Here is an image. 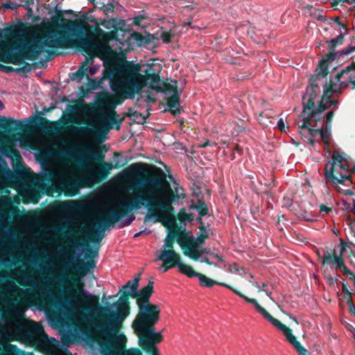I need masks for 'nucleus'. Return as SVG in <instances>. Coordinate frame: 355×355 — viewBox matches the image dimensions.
<instances>
[{
  "mask_svg": "<svg viewBox=\"0 0 355 355\" xmlns=\"http://www.w3.org/2000/svg\"><path fill=\"white\" fill-rule=\"evenodd\" d=\"M141 71V64L124 60L105 62L103 73L104 79H109L114 92L123 98L133 99L144 87L148 85L153 90L154 85L159 81V73L153 64L147 65L144 74Z\"/></svg>",
  "mask_w": 355,
  "mask_h": 355,
  "instance_id": "nucleus-3",
  "label": "nucleus"
},
{
  "mask_svg": "<svg viewBox=\"0 0 355 355\" xmlns=\"http://www.w3.org/2000/svg\"><path fill=\"white\" fill-rule=\"evenodd\" d=\"M344 160V157L341 154H340L338 152H334L332 157H331V163H335V165L340 166V168L343 167V162Z\"/></svg>",
  "mask_w": 355,
  "mask_h": 355,
  "instance_id": "nucleus-42",
  "label": "nucleus"
},
{
  "mask_svg": "<svg viewBox=\"0 0 355 355\" xmlns=\"http://www.w3.org/2000/svg\"><path fill=\"white\" fill-rule=\"evenodd\" d=\"M153 90L156 92L160 93H171L175 94L178 93V87H177V81L175 80L174 83L172 85L168 82L164 81L160 78V76L159 75V81L154 85L153 87Z\"/></svg>",
  "mask_w": 355,
  "mask_h": 355,
  "instance_id": "nucleus-23",
  "label": "nucleus"
},
{
  "mask_svg": "<svg viewBox=\"0 0 355 355\" xmlns=\"http://www.w3.org/2000/svg\"><path fill=\"white\" fill-rule=\"evenodd\" d=\"M58 231L60 230H66V233L63 234L64 237H67V246L68 249L67 250V253L70 255H73L75 252V250L78 248H83L87 250V253L85 254V257L93 258L98 255V250L96 249L92 250L90 249L88 245L87 241H82L80 235L83 233V228L80 227H78L76 230L75 227H71L67 228L65 225H60L56 228Z\"/></svg>",
  "mask_w": 355,
  "mask_h": 355,
  "instance_id": "nucleus-12",
  "label": "nucleus"
},
{
  "mask_svg": "<svg viewBox=\"0 0 355 355\" xmlns=\"http://www.w3.org/2000/svg\"><path fill=\"white\" fill-rule=\"evenodd\" d=\"M176 218H178L180 223H184L185 221L191 222L194 219L193 215L192 214H187L185 208L180 209Z\"/></svg>",
  "mask_w": 355,
  "mask_h": 355,
  "instance_id": "nucleus-39",
  "label": "nucleus"
},
{
  "mask_svg": "<svg viewBox=\"0 0 355 355\" xmlns=\"http://www.w3.org/2000/svg\"><path fill=\"white\" fill-rule=\"evenodd\" d=\"M353 69H355V62H352L349 65L345 67L340 71L336 74L335 79L336 80V82H340V78L343 77V75L349 74L350 73V71Z\"/></svg>",
  "mask_w": 355,
  "mask_h": 355,
  "instance_id": "nucleus-40",
  "label": "nucleus"
},
{
  "mask_svg": "<svg viewBox=\"0 0 355 355\" xmlns=\"http://www.w3.org/2000/svg\"><path fill=\"white\" fill-rule=\"evenodd\" d=\"M166 105L173 115L175 116L180 114V95L178 92L173 94L170 97L166 98Z\"/></svg>",
  "mask_w": 355,
  "mask_h": 355,
  "instance_id": "nucleus-26",
  "label": "nucleus"
},
{
  "mask_svg": "<svg viewBox=\"0 0 355 355\" xmlns=\"http://www.w3.org/2000/svg\"><path fill=\"white\" fill-rule=\"evenodd\" d=\"M94 267L95 262L92 259L87 260L85 263L80 260L76 264V268H77L76 275L80 277H83L88 273L90 268H94Z\"/></svg>",
  "mask_w": 355,
  "mask_h": 355,
  "instance_id": "nucleus-28",
  "label": "nucleus"
},
{
  "mask_svg": "<svg viewBox=\"0 0 355 355\" xmlns=\"http://www.w3.org/2000/svg\"><path fill=\"white\" fill-rule=\"evenodd\" d=\"M251 73L248 71L240 72L236 75V80L239 81H243L250 77Z\"/></svg>",
  "mask_w": 355,
  "mask_h": 355,
  "instance_id": "nucleus-46",
  "label": "nucleus"
},
{
  "mask_svg": "<svg viewBox=\"0 0 355 355\" xmlns=\"http://www.w3.org/2000/svg\"><path fill=\"white\" fill-rule=\"evenodd\" d=\"M338 192L342 193H343L345 196H354V195H355L354 191H352L350 189L343 190L340 187H338Z\"/></svg>",
  "mask_w": 355,
  "mask_h": 355,
  "instance_id": "nucleus-57",
  "label": "nucleus"
},
{
  "mask_svg": "<svg viewBox=\"0 0 355 355\" xmlns=\"http://www.w3.org/2000/svg\"><path fill=\"white\" fill-rule=\"evenodd\" d=\"M320 212H324L326 214H329L332 211L331 207H327L325 205L321 204L319 206Z\"/></svg>",
  "mask_w": 355,
  "mask_h": 355,
  "instance_id": "nucleus-56",
  "label": "nucleus"
},
{
  "mask_svg": "<svg viewBox=\"0 0 355 355\" xmlns=\"http://www.w3.org/2000/svg\"><path fill=\"white\" fill-rule=\"evenodd\" d=\"M189 209L196 210L198 211L200 217H203L208 214V207L204 200L199 199L197 204L192 203L189 206Z\"/></svg>",
  "mask_w": 355,
  "mask_h": 355,
  "instance_id": "nucleus-34",
  "label": "nucleus"
},
{
  "mask_svg": "<svg viewBox=\"0 0 355 355\" xmlns=\"http://www.w3.org/2000/svg\"><path fill=\"white\" fill-rule=\"evenodd\" d=\"M180 272L187 275L190 278L196 277H198L200 281V285L202 287L211 288L215 284L225 287L233 291L234 293L243 299L246 302L253 304L257 311H259L266 320H268V318L271 315L264 308H263L258 303V302L255 299L249 298L248 297L241 293L238 289L226 283L218 282L212 279H210L205 275L195 271L193 269V268L188 264H187L186 266H182L181 270H180Z\"/></svg>",
  "mask_w": 355,
  "mask_h": 355,
  "instance_id": "nucleus-8",
  "label": "nucleus"
},
{
  "mask_svg": "<svg viewBox=\"0 0 355 355\" xmlns=\"http://www.w3.org/2000/svg\"><path fill=\"white\" fill-rule=\"evenodd\" d=\"M159 319L160 314L135 318L132 322V327L138 337L147 339V340L154 344L158 343L163 339L161 332H155V324Z\"/></svg>",
  "mask_w": 355,
  "mask_h": 355,
  "instance_id": "nucleus-10",
  "label": "nucleus"
},
{
  "mask_svg": "<svg viewBox=\"0 0 355 355\" xmlns=\"http://www.w3.org/2000/svg\"><path fill=\"white\" fill-rule=\"evenodd\" d=\"M51 37L44 38H21L15 42L10 48L3 50L0 49V71L9 72L28 73L31 71L32 65L25 60H36L41 53L35 59H29L27 57L28 46L33 40H40L42 42H49Z\"/></svg>",
  "mask_w": 355,
  "mask_h": 355,
  "instance_id": "nucleus-6",
  "label": "nucleus"
},
{
  "mask_svg": "<svg viewBox=\"0 0 355 355\" xmlns=\"http://www.w3.org/2000/svg\"><path fill=\"white\" fill-rule=\"evenodd\" d=\"M355 51V44L352 46L349 45L347 47L343 49V50L338 51L335 53V49L330 50L329 52L325 55V58L320 60L318 64V68L322 69L324 67H327L328 65L327 64V62H331L334 60L336 58H340L342 55H349Z\"/></svg>",
  "mask_w": 355,
  "mask_h": 355,
  "instance_id": "nucleus-22",
  "label": "nucleus"
},
{
  "mask_svg": "<svg viewBox=\"0 0 355 355\" xmlns=\"http://www.w3.org/2000/svg\"><path fill=\"white\" fill-rule=\"evenodd\" d=\"M48 56L46 58V60H40L37 63H35L34 64H37V66H39L40 67H45L46 64V62L47 60H49L51 59H52L53 58H54L56 55H58V53H56L55 51H52V50H46V51Z\"/></svg>",
  "mask_w": 355,
  "mask_h": 355,
  "instance_id": "nucleus-43",
  "label": "nucleus"
},
{
  "mask_svg": "<svg viewBox=\"0 0 355 355\" xmlns=\"http://www.w3.org/2000/svg\"><path fill=\"white\" fill-rule=\"evenodd\" d=\"M94 4L96 9L102 10L103 13L109 16L110 12H114L115 6L114 0H89Z\"/></svg>",
  "mask_w": 355,
  "mask_h": 355,
  "instance_id": "nucleus-24",
  "label": "nucleus"
},
{
  "mask_svg": "<svg viewBox=\"0 0 355 355\" xmlns=\"http://www.w3.org/2000/svg\"><path fill=\"white\" fill-rule=\"evenodd\" d=\"M76 36L73 40L68 34L60 33L56 38L51 37L49 42H42L40 40H33L28 44L27 57L29 59H35L40 53L44 51L45 47L49 48H62L69 49L76 47L78 50L87 55L86 58H91L90 63H93L95 57L100 58L105 62L110 63L115 61L112 59L114 51L109 42H97L95 36H92L89 33L80 35L78 33H72ZM105 68L103 69V71Z\"/></svg>",
  "mask_w": 355,
  "mask_h": 355,
  "instance_id": "nucleus-4",
  "label": "nucleus"
},
{
  "mask_svg": "<svg viewBox=\"0 0 355 355\" xmlns=\"http://www.w3.org/2000/svg\"><path fill=\"white\" fill-rule=\"evenodd\" d=\"M20 329L22 331L24 338L30 342H35L36 333L43 331L42 327L36 324L35 323V326L31 328H27L24 326H21Z\"/></svg>",
  "mask_w": 355,
  "mask_h": 355,
  "instance_id": "nucleus-27",
  "label": "nucleus"
},
{
  "mask_svg": "<svg viewBox=\"0 0 355 355\" xmlns=\"http://www.w3.org/2000/svg\"><path fill=\"white\" fill-rule=\"evenodd\" d=\"M139 344L140 347L150 355H157L158 349L154 343H150L147 339H144L142 337H139Z\"/></svg>",
  "mask_w": 355,
  "mask_h": 355,
  "instance_id": "nucleus-31",
  "label": "nucleus"
},
{
  "mask_svg": "<svg viewBox=\"0 0 355 355\" xmlns=\"http://www.w3.org/2000/svg\"><path fill=\"white\" fill-rule=\"evenodd\" d=\"M39 121L40 128L45 132L53 131L55 129L53 123L45 117H40Z\"/></svg>",
  "mask_w": 355,
  "mask_h": 355,
  "instance_id": "nucleus-38",
  "label": "nucleus"
},
{
  "mask_svg": "<svg viewBox=\"0 0 355 355\" xmlns=\"http://www.w3.org/2000/svg\"><path fill=\"white\" fill-rule=\"evenodd\" d=\"M54 155L64 160L73 159L87 170L83 187H91L94 183H99L106 180L112 168H119L125 165L121 161L105 162V155L99 150H94L87 145L76 146L72 150L60 148L55 151Z\"/></svg>",
  "mask_w": 355,
  "mask_h": 355,
  "instance_id": "nucleus-5",
  "label": "nucleus"
},
{
  "mask_svg": "<svg viewBox=\"0 0 355 355\" xmlns=\"http://www.w3.org/2000/svg\"><path fill=\"white\" fill-rule=\"evenodd\" d=\"M101 24L111 31L105 32L98 26H94L80 20H69L67 24L64 25L63 28L71 33L80 35L89 33L92 36H95L96 40L100 42H110L114 40L121 42L119 38V33H121L123 36L126 31L125 20L117 17H112L110 19L103 20Z\"/></svg>",
  "mask_w": 355,
  "mask_h": 355,
  "instance_id": "nucleus-7",
  "label": "nucleus"
},
{
  "mask_svg": "<svg viewBox=\"0 0 355 355\" xmlns=\"http://www.w3.org/2000/svg\"><path fill=\"white\" fill-rule=\"evenodd\" d=\"M131 168L135 172H139L142 170L141 164H133L131 165Z\"/></svg>",
  "mask_w": 355,
  "mask_h": 355,
  "instance_id": "nucleus-61",
  "label": "nucleus"
},
{
  "mask_svg": "<svg viewBox=\"0 0 355 355\" xmlns=\"http://www.w3.org/2000/svg\"><path fill=\"white\" fill-rule=\"evenodd\" d=\"M329 105H327V109H334L337 107L338 104V101L337 99H331L330 101L328 102Z\"/></svg>",
  "mask_w": 355,
  "mask_h": 355,
  "instance_id": "nucleus-51",
  "label": "nucleus"
},
{
  "mask_svg": "<svg viewBox=\"0 0 355 355\" xmlns=\"http://www.w3.org/2000/svg\"><path fill=\"white\" fill-rule=\"evenodd\" d=\"M173 35L168 32H162L161 35V37L164 43H169L171 41V38Z\"/></svg>",
  "mask_w": 355,
  "mask_h": 355,
  "instance_id": "nucleus-50",
  "label": "nucleus"
},
{
  "mask_svg": "<svg viewBox=\"0 0 355 355\" xmlns=\"http://www.w3.org/2000/svg\"><path fill=\"white\" fill-rule=\"evenodd\" d=\"M102 74L103 75V73H102ZM87 79H88V80H89V85H92V87L93 88H95V87H98V85L101 83H102V81H103V80H105V79L103 78V77L102 78V79H101V81H98V82L96 81V79H94V80H92V79L89 78V77L87 78Z\"/></svg>",
  "mask_w": 355,
  "mask_h": 355,
  "instance_id": "nucleus-53",
  "label": "nucleus"
},
{
  "mask_svg": "<svg viewBox=\"0 0 355 355\" xmlns=\"http://www.w3.org/2000/svg\"><path fill=\"white\" fill-rule=\"evenodd\" d=\"M139 275L133 282L128 281L119 290V300L114 303L116 309L103 306L98 303V297L86 294L83 284L75 288V297L84 304L97 303L94 308V312L98 313L99 320L94 322L95 331L98 335L104 338L99 343L101 355H121L125 350L127 338L124 334H120L124 320L130 313V297L136 300L138 313L135 318H141L155 314H160L159 305L150 302V299L154 293L153 280H149L147 286L138 291Z\"/></svg>",
  "mask_w": 355,
  "mask_h": 355,
  "instance_id": "nucleus-2",
  "label": "nucleus"
},
{
  "mask_svg": "<svg viewBox=\"0 0 355 355\" xmlns=\"http://www.w3.org/2000/svg\"><path fill=\"white\" fill-rule=\"evenodd\" d=\"M342 257V254H335V250H333L331 252H329V250L327 248L324 254L322 256V264L323 266L331 263L335 264L336 262V260L339 259Z\"/></svg>",
  "mask_w": 355,
  "mask_h": 355,
  "instance_id": "nucleus-33",
  "label": "nucleus"
},
{
  "mask_svg": "<svg viewBox=\"0 0 355 355\" xmlns=\"http://www.w3.org/2000/svg\"><path fill=\"white\" fill-rule=\"evenodd\" d=\"M42 167L45 171L41 175L42 180L48 183L57 180L59 182L58 191L62 192L66 196H75L79 188L83 187L82 182L84 181V178L80 182L75 180H65L62 172L52 168H45L44 165H42Z\"/></svg>",
  "mask_w": 355,
  "mask_h": 355,
  "instance_id": "nucleus-11",
  "label": "nucleus"
},
{
  "mask_svg": "<svg viewBox=\"0 0 355 355\" xmlns=\"http://www.w3.org/2000/svg\"><path fill=\"white\" fill-rule=\"evenodd\" d=\"M192 20H193V16H190L189 18H188L187 20H185L184 22H183V26L185 27V26H189L191 27V28H193V26H192Z\"/></svg>",
  "mask_w": 355,
  "mask_h": 355,
  "instance_id": "nucleus-59",
  "label": "nucleus"
},
{
  "mask_svg": "<svg viewBox=\"0 0 355 355\" xmlns=\"http://www.w3.org/2000/svg\"><path fill=\"white\" fill-rule=\"evenodd\" d=\"M319 92V89L313 87L309 86L306 88V93L302 96L303 110L301 117L306 115L307 110H309L308 112H316L317 106L315 105V98Z\"/></svg>",
  "mask_w": 355,
  "mask_h": 355,
  "instance_id": "nucleus-19",
  "label": "nucleus"
},
{
  "mask_svg": "<svg viewBox=\"0 0 355 355\" xmlns=\"http://www.w3.org/2000/svg\"><path fill=\"white\" fill-rule=\"evenodd\" d=\"M28 128L27 123H24L19 120L0 116V129L11 133L17 130L24 131Z\"/></svg>",
  "mask_w": 355,
  "mask_h": 355,
  "instance_id": "nucleus-21",
  "label": "nucleus"
},
{
  "mask_svg": "<svg viewBox=\"0 0 355 355\" xmlns=\"http://www.w3.org/2000/svg\"><path fill=\"white\" fill-rule=\"evenodd\" d=\"M89 60H91V58H85L84 62L82 63V65L79 67V69L75 73H73L70 76L72 80H75L76 78L81 80L84 76L88 78L87 72L89 64H92L90 63Z\"/></svg>",
  "mask_w": 355,
  "mask_h": 355,
  "instance_id": "nucleus-30",
  "label": "nucleus"
},
{
  "mask_svg": "<svg viewBox=\"0 0 355 355\" xmlns=\"http://www.w3.org/2000/svg\"><path fill=\"white\" fill-rule=\"evenodd\" d=\"M277 127L279 129L280 131L283 132L285 130V125L284 120L282 119H280L277 122Z\"/></svg>",
  "mask_w": 355,
  "mask_h": 355,
  "instance_id": "nucleus-62",
  "label": "nucleus"
},
{
  "mask_svg": "<svg viewBox=\"0 0 355 355\" xmlns=\"http://www.w3.org/2000/svg\"><path fill=\"white\" fill-rule=\"evenodd\" d=\"M180 246L183 250V253L186 257H189L193 261H198L199 258L202 255L200 250L198 248H193L190 247L189 245L181 243L179 241Z\"/></svg>",
  "mask_w": 355,
  "mask_h": 355,
  "instance_id": "nucleus-29",
  "label": "nucleus"
},
{
  "mask_svg": "<svg viewBox=\"0 0 355 355\" xmlns=\"http://www.w3.org/2000/svg\"><path fill=\"white\" fill-rule=\"evenodd\" d=\"M318 69L319 68L318 67L315 69L316 73L311 76L309 78V86L320 89V83L321 82L322 78H325L328 75L329 71L327 67L320 69V71H318Z\"/></svg>",
  "mask_w": 355,
  "mask_h": 355,
  "instance_id": "nucleus-25",
  "label": "nucleus"
},
{
  "mask_svg": "<svg viewBox=\"0 0 355 355\" xmlns=\"http://www.w3.org/2000/svg\"><path fill=\"white\" fill-rule=\"evenodd\" d=\"M347 257L349 259V263L355 268V252L353 250L349 249L347 251Z\"/></svg>",
  "mask_w": 355,
  "mask_h": 355,
  "instance_id": "nucleus-47",
  "label": "nucleus"
},
{
  "mask_svg": "<svg viewBox=\"0 0 355 355\" xmlns=\"http://www.w3.org/2000/svg\"><path fill=\"white\" fill-rule=\"evenodd\" d=\"M331 5L334 8H336V6L338 5L339 3H347L348 4L354 3V7L355 8V0H330Z\"/></svg>",
  "mask_w": 355,
  "mask_h": 355,
  "instance_id": "nucleus-48",
  "label": "nucleus"
},
{
  "mask_svg": "<svg viewBox=\"0 0 355 355\" xmlns=\"http://www.w3.org/2000/svg\"><path fill=\"white\" fill-rule=\"evenodd\" d=\"M346 32H340V33L336 37L330 41L327 42L329 43V49L330 50L335 49L338 45L342 44L344 42V37L347 35Z\"/></svg>",
  "mask_w": 355,
  "mask_h": 355,
  "instance_id": "nucleus-36",
  "label": "nucleus"
},
{
  "mask_svg": "<svg viewBox=\"0 0 355 355\" xmlns=\"http://www.w3.org/2000/svg\"><path fill=\"white\" fill-rule=\"evenodd\" d=\"M229 271L234 273H238L239 272V268L236 263L230 265Z\"/></svg>",
  "mask_w": 355,
  "mask_h": 355,
  "instance_id": "nucleus-52",
  "label": "nucleus"
},
{
  "mask_svg": "<svg viewBox=\"0 0 355 355\" xmlns=\"http://www.w3.org/2000/svg\"><path fill=\"white\" fill-rule=\"evenodd\" d=\"M348 75L349 83L352 84V89H355V69L350 71Z\"/></svg>",
  "mask_w": 355,
  "mask_h": 355,
  "instance_id": "nucleus-49",
  "label": "nucleus"
},
{
  "mask_svg": "<svg viewBox=\"0 0 355 355\" xmlns=\"http://www.w3.org/2000/svg\"><path fill=\"white\" fill-rule=\"evenodd\" d=\"M167 230L168 232L164 239V250L160 252L157 259L166 263L177 266L180 271L182 266H186L187 264L182 261L180 254L174 250L173 245L175 239H177L178 241L180 238H183L184 231L182 229V226L178 225L170 227Z\"/></svg>",
  "mask_w": 355,
  "mask_h": 355,
  "instance_id": "nucleus-9",
  "label": "nucleus"
},
{
  "mask_svg": "<svg viewBox=\"0 0 355 355\" xmlns=\"http://www.w3.org/2000/svg\"><path fill=\"white\" fill-rule=\"evenodd\" d=\"M127 355H143L141 351L138 348L132 349L128 352Z\"/></svg>",
  "mask_w": 355,
  "mask_h": 355,
  "instance_id": "nucleus-58",
  "label": "nucleus"
},
{
  "mask_svg": "<svg viewBox=\"0 0 355 355\" xmlns=\"http://www.w3.org/2000/svg\"><path fill=\"white\" fill-rule=\"evenodd\" d=\"M334 111L330 110L327 114L322 122V126L313 130V132H318L320 139L324 142L326 147L329 146V137L331 135L332 121L334 116Z\"/></svg>",
  "mask_w": 355,
  "mask_h": 355,
  "instance_id": "nucleus-20",
  "label": "nucleus"
},
{
  "mask_svg": "<svg viewBox=\"0 0 355 355\" xmlns=\"http://www.w3.org/2000/svg\"><path fill=\"white\" fill-rule=\"evenodd\" d=\"M336 261V262L334 264L336 269L340 270L343 275H352V272L345 264L343 256Z\"/></svg>",
  "mask_w": 355,
  "mask_h": 355,
  "instance_id": "nucleus-37",
  "label": "nucleus"
},
{
  "mask_svg": "<svg viewBox=\"0 0 355 355\" xmlns=\"http://www.w3.org/2000/svg\"><path fill=\"white\" fill-rule=\"evenodd\" d=\"M145 18L146 17L144 15H139L134 18L133 23L135 25H140L141 21Z\"/></svg>",
  "mask_w": 355,
  "mask_h": 355,
  "instance_id": "nucleus-54",
  "label": "nucleus"
},
{
  "mask_svg": "<svg viewBox=\"0 0 355 355\" xmlns=\"http://www.w3.org/2000/svg\"><path fill=\"white\" fill-rule=\"evenodd\" d=\"M327 83L332 84L334 93H338L339 94L342 93V89H339V86L336 87V83H334L331 80H330Z\"/></svg>",
  "mask_w": 355,
  "mask_h": 355,
  "instance_id": "nucleus-60",
  "label": "nucleus"
},
{
  "mask_svg": "<svg viewBox=\"0 0 355 355\" xmlns=\"http://www.w3.org/2000/svg\"><path fill=\"white\" fill-rule=\"evenodd\" d=\"M335 22H336V24H338L340 28H343V29L345 30V31H344V32H346V33H347L348 30H349V29H348V28H347V26L345 24H344L343 23H342V22L340 21V18H339V17H336V18L335 19Z\"/></svg>",
  "mask_w": 355,
  "mask_h": 355,
  "instance_id": "nucleus-55",
  "label": "nucleus"
},
{
  "mask_svg": "<svg viewBox=\"0 0 355 355\" xmlns=\"http://www.w3.org/2000/svg\"><path fill=\"white\" fill-rule=\"evenodd\" d=\"M342 292L347 296L352 295V293L349 291L347 285L345 283L342 285Z\"/></svg>",
  "mask_w": 355,
  "mask_h": 355,
  "instance_id": "nucleus-63",
  "label": "nucleus"
},
{
  "mask_svg": "<svg viewBox=\"0 0 355 355\" xmlns=\"http://www.w3.org/2000/svg\"><path fill=\"white\" fill-rule=\"evenodd\" d=\"M4 8L15 10L19 7V5L16 2L6 1L2 3L1 6Z\"/></svg>",
  "mask_w": 355,
  "mask_h": 355,
  "instance_id": "nucleus-45",
  "label": "nucleus"
},
{
  "mask_svg": "<svg viewBox=\"0 0 355 355\" xmlns=\"http://www.w3.org/2000/svg\"><path fill=\"white\" fill-rule=\"evenodd\" d=\"M132 189L134 194L130 196V201L119 198L106 211L100 212L95 216L96 223L92 226V230L88 236L89 242L99 243L107 228L114 227L124 217L132 215L120 227L130 225L135 219L132 215L133 211L143 206L148 210L144 217V223L153 218L154 223H161L167 229L175 225V208L172 205L180 198H184L185 194L178 195L177 191H174L163 172L156 175L150 172L144 173L142 177L135 179Z\"/></svg>",
  "mask_w": 355,
  "mask_h": 355,
  "instance_id": "nucleus-1",
  "label": "nucleus"
},
{
  "mask_svg": "<svg viewBox=\"0 0 355 355\" xmlns=\"http://www.w3.org/2000/svg\"><path fill=\"white\" fill-rule=\"evenodd\" d=\"M303 122L299 125V129H300V134L302 137L307 138V142L311 146H314L315 141H318V135H319L318 132H313V130H317V129L313 128V127H316L318 122H320L324 116H317L316 118H308V114L302 116Z\"/></svg>",
  "mask_w": 355,
  "mask_h": 355,
  "instance_id": "nucleus-15",
  "label": "nucleus"
},
{
  "mask_svg": "<svg viewBox=\"0 0 355 355\" xmlns=\"http://www.w3.org/2000/svg\"><path fill=\"white\" fill-rule=\"evenodd\" d=\"M146 101L147 103H155L156 102V98L153 94H148L146 96Z\"/></svg>",
  "mask_w": 355,
  "mask_h": 355,
  "instance_id": "nucleus-64",
  "label": "nucleus"
},
{
  "mask_svg": "<svg viewBox=\"0 0 355 355\" xmlns=\"http://www.w3.org/2000/svg\"><path fill=\"white\" fill-rule=\"evenodd\" d=\"M76 110V106L74 105H68L67 106V111H69L71 113H73ZM74 116L73 114H71V116H69L66 119V123H69L70 125L76 124V125H80V121L78 119H74L73 116Z\"/></svg>",
  "mask_w": 355,
  "mask_h": 355,
  "instance_id": "nucleus-41",
  "label": "nucleus"
},
{
  "mask_svg": "<svg viewBox=\"0 0 355 355\" xmlns=\"http://www.w3.org/2000/svg\"><path fill=\"white\" fill-rule=\"evenodd\" d=\"M198 228L200 234L196 239L189 236L186 232V229L184 228L183 238H180V239L178 241V243H179L180 241L181 243L189 245L193 248H199L204 243L205 240L209 238L208 231L209 230H207L204 225H200Z\"/></svg>",
  "mask_w": 355,
  "mask_h": 355,
  "instance_id": "nucleus-17",
  "label": "nucleus"
},
{
  "mask_svg": "<svg viewBox=\"0 0 355 355\" xmlns=\"http://www.w3.org/2000/svg\"><path fill=\"white\" fill-rule=\"evenodd\" d=\"M334 91L333 90V85L331 83H325L324 85V92L318 103L316 112H308V118H316L317 116H322L321 114L327 110V104L331 99V96Z\"/></svg>",
  "mask_w": 355,
  "mask_h": 355,
  "instance_id": "nucleus-18",
  "label": "nucleus"
},
{
  "mask_svg": "<svg viewBox=\"0 0 355 355\" xmlns=\"http://www.w3.org/2000/svg\"><path fill=\"white\" fill-rule=\"evenodd\" d=\"M268 320L283 333L286 340L297 351L299 355L309 354L307 350L301 345V343L297 340V338L293 334L291 329L272 315L268 318Z\"/></svg>",
  "mask_w": 355,
  "mask_h": 355,
  "instance_id": "nucleus-16",
  "label": "nucleus"
},
{
  "mask_svg": "<svg viewBox=\"0 0 355 355\" xmlns=\"http://www.w3.org/2000/svg\"><path fill=\"white\" fill-rule=\"evenodd\" d=\"M123 100V97L121 99H120L119 97L114 95H110L107 93H101L98 96V104L103 107H106L110 110L109 119L112 121V123L116 124V130L120 129L121 124L122 123L125 119L124 117H122L120 119H117V114L114 110L117 105L122 103Z\"/></svg>",
  "mask_w": 355,
  "mask_h": 355,
  "instance_id": "nucleus-13",
  "label": "nucleus"
},
{
  "mask_svg": "<svg viewBox=\"0 0 355 355\" xmlns=\"http://www.w3.org/2000/svg\"><path fill=\"white\" fill-rule=\"evenodd\" d=\"M149 110L150 107L148 108L147 114L146 116H144L141 113L138 112L137 111H134L132 108H129L128 112L125 114V116L128 117H135L137 119L141 118V121H137L135 119H134V122L138 124H143L146 122V119L150 116Z\"/></svg>",
  "mask_w": 355,
  "mask_h": 355,
  "instance_id": "nucleus-35",
  "label": "nucleus"
},
{
  "mask_svg": "<svg viewBox=\"0 0 355 355\" xmlns=\"http://www.w3.org/2000/svg\"><path fill=\"white\" fill-rule=\"evenodd\" d=\"M324 176L327 182L341 184L346 186L353 184L352 176L349 174L343 173L342 168L335 165V163L327 162L324 167Z\"/></svg>",
  "mask_w": 355,
  "mask_h": 355,
  "instance_id": "nucleus-14",
  "label": "nucleus"
},
{
  "mask_svg": "<svg viewBox=\"0 0 355 355\" xmlns=\"http://www.w3.org/2000/svg\"><path fill=\"white\" fill-rule=\"evenodd\" d=\"M350 245H353L355 247V244H354L352 242H350V241L345 242L342 239H340L339 246L340 248V250L339 254H342L343 256V253L345 252H347V251L349 250L348 248L350 249L349 248Z\"/></svg>",
  "mask_w": 355,
  "mask_h": 355,
  "instance_id": "nucleus-44",
  "label": "nucleus"
},
{
  "mask_svg": "<svg viewBox=\"0 0 355 355\" xmlns=\"http://www.w3.org/2000/svg\"><path fill=\"white\" fill-rule=\"evenodd\" d=\"M132 38L136 42L138 46H141L144 44H150L154 40V36L151 34L143 35L141 33L135 32L132 34Z\"/></svg>",
  "mask_w": 355,
  "mask_h": 355,
  "instance_id": "nucleus-32",
  "label": "nucleus"
}]
</instances>
